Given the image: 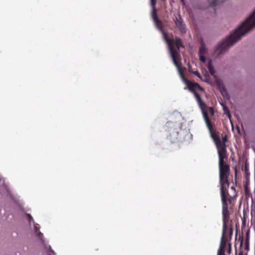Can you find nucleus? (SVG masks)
<instances>
[{
    "label": "nucleus",
    "mask_w": 255,
    "mask_h": 255,
    "mask_svg": "<svg viewBox=\"0 0 255 255\" xmlns=\"http://www.w3.org/2000/svg\"><path fill=\"white\" fill-rule=\"evenodd\" d=\"M194 93L195 97L196 99V100L199 104V106L201 107L202 105H204V104L202 102L201 98L200 96L196 92H194L193 90H192Z\"/></svg>",
    "instance_id": "nucleus-12"
},
{
    "label": "nucleus",
    "mask_w": 255,
    "mask_h": 255,
    "mask_svg": "<svg viewBox=\"0 0 255 255\" xmlns=\"http://www.w3.org/2000/svg\"><path fill=\"white\" fill-rule=\"evenodd\" d=\"M223 222H228V218L229 216V211L227 208H225L224 206H223Z\"/></svg>",
    "instance_id": "nucleus-10"
},
{
    "label": "nucleus",
    "mask_w": 255,
    "mask_h": 255,
    "mask_svg": "<svg viewBox=\"0 0 255 255\" xmlns=\"http://www.w3.org/2000/svg\"><path fill=\"white\" fill-rule=\"evenodd\" d=\"M221 93L222 95V96L225 98V97H227V98H229L228 97V93L227 92V91L226 90V89L225 88H223L222 89V90H221Z\"/></svg>",
    "instance_id": "nucleus-15"
},
{
    "label": "nucleus",
    "mask_w": 255,
    "mask_h": 255,
    "mask_svg": "<svg viewBox=\"0 0 255 255\" xmlns=\"http://www.w3.org/2000/svg\"><path fill=\"white\" fill-rule=\"evenodd\" d=\"M152 17L156 27L162 33L164 39L168 45L169 52L174 64L177 67L181 78L184 80V77L183 74L181 70L180 69V67L177 61V60L179 58L178 56H179V48L180 47H182L180 38L176 37L175 40L168 39L162 29V22L158 19L154 11H153L152 12Z\"/></svg>",
    "instance_id": "nucleus-1"
},
{
    "label": "nucleus",
    "mask_w": 255,
    "mask_h": 255,
    "mask_svg": "<svg viewBox=\"0 0 255 255\" xmlns=\"http://www.w3.org/2000/svg\"><path fill=\"white\" fill-rule=\"evenodd\" d=\"M202 113L205 122L210 132L211 137L216 145V147L218 149V155L221 153L220 152H221V148L223 150V152H222V154L226 153V149L225 143L222 142L220 136L213 131V126L210 123L207 113L204 111H203Z\"/></svg>",
    "instance_id": "nucleus-3"
},
{
    "label": "nucleus",
    "mask_w": 255,
    "mask_h": 255,
    "mask_svg": "<svg viewBox=\"0 0 255 255\" xmlns=\"http://www.w3.org/2000/svg\"><path fill=\"white\" fill-rule=\"evenodd\" d=\"M199 55V59L202 62H205L206 61L205 57L204 55Z\"/></svg>",
    "instance_id": "nucleus-17"
},
{
    "label": "nucleus",
    "mask_w": 255,
    "mask_h": 255,
    "mask_svg": "<svg viewBox=\"0 0 255 255\" xmlns=\"http://www.w3.org/2000/svg\"><path fill=\"white\" fill-rule=\"evenodd\" d=\"M174 21L176 24V26L180 29L182 33L185 32V24L183 23V21L181 19L180 16L178 15V16L175 17V19H174Z\"/></svg>",
    "instance_id": "nucleus-7"
},
{
    "label": "nucleus",
    "mask_w": 255,
    "mask_h": 255,
    "mask_svg": "<svg viewBox=\"0 0 255 255\" xmlns=\"http://www.w3.org/2000/svg\"><path fill=\"white\" fill-rule=\"evenodd\" d=\"M34 224V234L35 236L38 238L39 241L42 243L44 244V238L43 235L42 233L39 231L40 229L39 226L38 224Z\"/></svg>",
    "instance_id": "nucleus-6"
},
{
    "label": "nucleus",
    "mask_w": 255,
    "mask_h": 255,
    "mask_svg": "<svg viewBox=\"0 0 255 255\" xmlns=\"http://www.w3.org/2000/svg\"><path fill=\"white\" fill-rule=\"evenodd\" d=\"M223 111H224V113L225 114L227 115L228 116V117L229 118H230L231 115H230V111L229 110L228 108L226 106H223Z\"/></svg>",
    "instance_id": "nucleus-14"
},
{
    "label": "nucleus",
    "mask_w": 255,
    "mask_h": 255,
    "mask_svg": "<svg viewBox=\"0 0 255 255\" xmlns=\"http://www.w3.org/2000/svg\"><path fill=\"white\" fill-rule=\"evenodd\" d=\"M209 112L210 113V114L213 116L214 114V110L212 108H209Z\"/></svg>",
    "instance_id": "nucleus-19"
},
{
    "label": "nucleus",
    "mask_w": 255,
    "mask_h": 255,
    "mask_svg": "<svg viewBox=\"0 0 255 255\" xmlns=\"http://www.w3.org/2000/svg\"><path fill=\"white\" fill-rule=\"evenodd\" d=\"M227 222L224 221L223 222V231H222V236L221 239L220 245V246H222L224 247V249L225 248L226 246V242L224 241V236L226 234L228 230V227L226 225Z\"/></svg>",
    "instance_id": "nucleus-9"
},
{
    "label": "nucleus",
    "mask_w": 255,
    "mask_h": 255,
    "mask_svg": "<svg viewBox=\"0 0 255 255\" xmlns=\"http://www.w3.org/2000/svg\"><path fill=\"white\" fill-rule=\"evenodd\" d=\"M255 26V10L231 35H245Z\"/></svg>",
    "instance_id": "nucleus-4"
},
{
    "label": "nucleus",
    "mask_w": 255,
    "mask_h": 255,
    "mask_svg": "<svg viewBox=\"0 0 255 255\" xmlns=\"http://www.w3.org/2000/svg\"><path fill=\"white\" fill-rule=\"evenodd\" d=\"M220 105L222 106V107L223 108V106H226L225 104L223 103V102H219Z\"/></svg>",
    "instance_id": "nucleus-21"
},
{
    "label": "nucleus",
    "mask_w": 255,
    "mask_h": 255,
    "mask_svg": "<svg viewBox=\"0 0 255 255\" xmlns=\"http://www.w3.org/2000/svg\"><path fill=\"white\" fill-rule=\"evenodd\" d=\"M206 49L204 45H201L199 50V55H204L206 53Z\"/></svg>",
    "instance_id": "nucleus-13"
},
{
    "label": "nucleus",
    "mask_w": 255,
    "mask_h": 255,
    "mask_svg": "<svg viewBox=\"0 0 255 255\" xmlns=\"http://www.w3.org/2000/svg\"><path fill=\"white\" fill-rule=\"evenodd\" d=\"M221 153L218 155L219 158V178L222 201L223 204H225L227 202V197L224 191V188L229 187V184L228 180V176L229 175L230 168L228 165L224 164V158L226 156V153L222 154V152L223 151L222 148H221Z\"/></svg>",
    "instance_id": "nucleus-2"
},
{
    "label": "nucleus",
    "mask_w": 255,
    "mask_h": 255,
    "mask_svg": "<svg viewBox=\"0 0 255 255\" xmlns=\"http://www.w3.org/2000/svg\"><path fill=\"white\" fill-rule=\"evenodd\" d=\"M181 1L183 2V3H184V0H181Z\"/></svg>",
    "instance_id": "nucleus-24"
},
{
    "label": "nucleus",
    "mask_w": 255,
    "mask_h": 255,
    "mask_svg": "<svg viewBox=\"0 0 255 255\" xmlns=\"http://www.w3.org/2000/svg\"><path fill=\"white\" fill-rule=\"evenodd\" d=\"M175 124L172 123H167L166 124V126L170 128V129L169 130L170 133L172 134L174 137V138H177L178 134L179 132V129L177 128H174Z\"/></svg>",
    "instance_id": "nucleus-8"
},
{
    "label": "nucleus",
    "mask_w": 255,
    "mask_h": 255,
    "mask_svg": "<svg viewBox=\"0 0 255 255\" xmlns=\"http://www.w3.org/2000/svg\"><path fill=\"white\" fill-rule=\"evenodd\" d=\"M193 73L195 75L197 76L198 77H199V78L201 77L198 71L193 72Z\"/></svg>",
    "instance_id": "nucleus-20"
},
{
    "label": "nucleus",
    "mask_w": 255,
    "mask_h": 255,
    "mask_svg": "<svg viewBox=\"0 0 255 255\" xmlns=\"http://www.w3.org/2000/svg\"><path fill=\"white\" fill-rule=\"evenodd\" d=\"M217 255H225L224 247L220 246L219 250L218 251Z\"/></svg>",
    "instance_id": "nucleus-16"
},
{
    "label": "nucleus",
    "mask_w": 255,
    "mask_h": 255,
    "mask_svg": "<svg viewBox=\"0 0 255 255\" xmlns=\"http://www.w3.org/2000/svg\"><path fill=\"white\" fill-rule=\"evenodd\" d=\"M176 127H178L179 128V125H177L176 124Z\"/></svg>",
    "instance_id": "nucleus-26"
},
{
    "label": "nucleus",
    "mask_w": 255,
    "mask_h": 255,
    "mask_svg": "<svg viewBox=\"0 0 255 255\" xmlns=\"http://www.w3.org/2000/svg\"><path fill=\"white\" fill-rule=\"evenodd\" d=\"M208 68L211 74L213 76H215V70L214 69V68L212 66V61L210 60L208 63Z\"/></svg>",
    "instance_id": "nucleus-11"
},
{
    "label": "nucleus",
    "mask_w": 255,
    "mask_h": 255,
    "mask_svg": "<svg viewBox=\"0 0 255 255\" xmlns=\"http://www.w3.org/2000/svg\"><path fill=\"white\" fill-rule=\"evenodd\" d=\"M231 246L230 245L229 248V249H228V253H230V252H231Z\"/></svg>",
    "instance_id": "nucleus-23"
},
{
    "label": "nucleus",
    "mask_w": 255,
    "mask_h": 255,
    "mask_svg": "<svg viewBox=\"0 0 255 255\" xmlns=\"http://www.w3.org/2000/svg\"><path fill=\"white\" fill-rule=\"evenodd\" d=\"M27 216L29 217L28 221H29V224H30L31 222H33L34 223V222L32 217L30 214H27Z\"/></svg>",
    "instance_id": "nucleus-18"
},
{
    "label": "nucleus",
    "mask_w": 255,
    "mask_h": 255,
    "mask_svg": "<svg viewBox=\"0 0 255 255\" xmlns=\"http://www.w3.org/2000/svg\"><path fill=\"white\" fill-rule=\"evenodd\" d=\"M151 2L152 6H154L155 4V2H154L153 0H151Z\"/></svg>",
    "instance_id": "nucleus-22"
},
{
    "label": "nucleus",
    "mask_w": 255,
    "mask_h": 255,
    "mask_svg": "<svg viewBox=\"0 0 255 255\" xmlns=\"http://www.w3.org/2000/svg\"><path fill=\"white\" fill-rule=\"evenodd\" d=\"M0 194L3 196L12 199V196L5 184L4 180L0 177Z\"/></svg>",
    "instance_id": "nucleus-5"
},
{
    "label": "nucleus",
    "mask_w": 255,
    "mask_h": 255,
    "mask_svg": "<svg viewBox=\"0 0 255 255\" xmlns=\"http://www.w3.org/2000/svg\"><path fill=\"white\" fill-rule=\"evenodd\" d=\"M51 252H52L54 254H55V253L54 252V251H53L51 250Z\"/></svg>",
    "instance_id": "nucleus-25"
}]
</instances>
